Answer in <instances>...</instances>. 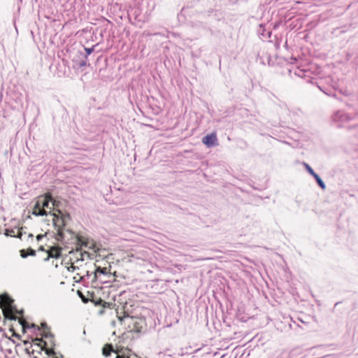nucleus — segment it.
<instances>
[{"label":"nucleus","mask_w":358,"mask_h":358,"mask_svg":"<svg viewBox=\"0 0 358 358\" xmlns=\"http://www.w3.org/2000/svg\"><path fill=\"white\" fill-rule=\"evenodd\" d=\"M32 214L36 216H43L48 215L47 211L43 209L41 205V199H38L34 206Z\"/></svg>","instance_id":"obj_7"},{"label":"nucleus","mask_w":358,"mask_h":358,"mask_svg":"<svg viewBox=\"0 0 358 358\" xmlns=\"http://www.w3.org/2000/svg\"><path fill=\"white\" fill-rule=\"evenodd\" d=\"M116 358H130V357H129V355L127 353L122 352V355H117Z\"/></svg>","instance_id":"obj_20"},{"label":"nucleus","mask_w":358,"mask_h":358,"mask_svg":"<svg viewBox=\"0 0 358 358\" xmlns=\"http://www.w3.org/2000/svg\"><path fill=\"white\" fill-rule=\"evenodd\" d=\"M45 353L48 355V356H51L52 355L55 354V352L53 351V350L52 349H48L46 350L45 351Z\"/></svg>","instance_id":"obj_23"},{"label":"nucleus","mask_w":358,"mask_h":358,"mask_svg":"<svg viewBox=\"0 0 358 358\" xmlns=\"http://www.w3.org/2000/svg\"><path fill=\"white\" fill-rule=\"evenodd\" d=\"M130 350L129 349H127V348H124L123 347H120V348H117V350H115V352L117 354V355H122V352H125L127 353L129 356V353H130Z\"/></svg>","instance_id":"obj_15"},{"label":"nucleus","mask_w":358,"mask_h":358,"mask_svg":"<svg viewBox=\"0 0 358 358\" xmlns=\"http://www.w3.org/2000/svg\"><path fill=\"white\" fill-rule=\"evenodd\" d=\"M10 331H14V324H10Z\"/></svg>","instance_id":"obj_30"},{"label":"nucleus","mask_w":358,"mask_h":358,"mask_svg":"<svg viewBox=\"0 0 358 358\" xmlns=\"http://www.w3.org/2000/svg\"><path fill=\"white\" fill-rule=\"evenodd\" d=\"M55 358H57V357H55Z\"/></svg>","instance_id":"obj_34"},{"label":"nucleus","mask_w":358,"mask_h":358,"mask_svg":"<svg viewBox=\"0 0 358 358\" xmlns=\"http://www.w3.org/2000/svg\"><path fill=\"white\" fill-rule=\"evenodd\" d=\"M41 326H42V328L44 329L48 327L47 324L45 322L42 323Z\"/></svg>","instance_id":"obj_27"},{"label":"nucleus","mask_w":358,"mask_h":358,"mask_svg":"<svg viewBox=\"0 0 358 358\" xmlns=\"http://www.w3.org/2000/svg\"><path fill=\"white\" fill-rule=\"evenodd\" d=\"M43 237V235L39 234L36 236V239L40 241Z\"/></svg>","instance_id":"obj_26"},{"label":"nucleus","mask_w":358,"mask_h":358,"mask_svg":"<svg viewBox=\"0 0 358 358\" xmlns=\"http://www.w3.org/2000/svg\"><path fill=\"white\" fill-rule=\"evenodd\" d=\"M314 178H315L317 184L320 185V187L324 189L326 186H325V184L324 182L322 181V180L320 178V177L317 174V175H314Z\"/></svg>","instance_id":"obj_16"},{"label":"nucleus","mask_w":358,"mask_h":358,"mask_svg":"<svg viewBox=\"0 0 358 358\" xmlns=\"http://www.w3.org/2000/svg\"><path fill=\"white\" fill-rule=\"evenodd\" d=\"M85 65H86L85 62H81V63L80 64V66H85Z\"/></svg>","instance_id":"obj_29"},{"label":"nucleus","mask_w":358,"mask_h":358,"mask_svg":"<svg viewBox=\"0 0 358 358\" xmlns=\"http://www.w3.org/2000/svg\"><path fill=\"white\" fill-rule=\"evenodd\" d=\"M127 257L129 258V259H128L129 262H131V258H136L138 259L145 260L146 258V255L144 252H138V253H136V255H134L133 253H130L127 255Z\"/></svg>","instance_id":"obj_11"},{"label":"nucleus","mask_w":358,"mask_h":358,"mask_svg":"<svg viewBox=\"0 0 358 358\" xmlns=\"http://www.w3.org/2000/svg\"><path fill=\"white\" fill-rule=\"evenodd\" d=\"M333 118L335 122H338L341 124L348 122L351 119V117L348 115L342 112L336 113Z\"/></svg>","instance_id":"obj_8"},{"label":"nucleus","mask_w":358,"mask_h":358,"mask_svg":"<svg viewBox=\"0 0 358 358\" xmlns=\"http://www.w3.org/2000/svg\"><path fill=\"white\" fill-rule=\"evenodd\" d=\"M60 256V252L57 248H52L48 252V257L57 258Z\"/></svg>","instance_id":"obj_13"},{"label":"nucleus","mask_w":358,"mask_h":358,"mask_svg":"<svg viewBox=\"0 0 358 358\" xmlns=\"http://www.w3.org/2000/svg\"><path fill=\"white\" fill-rule=\"evenodd\" d=\"M113 351L112 345H107L103 348V355L106 357H108L110 352Z\"/></svg>","instance_id":"obj_14"},{"label":"nucleus","mask_w":358,"mask_h":358,"mask_svg":"<svg viewBox=\"0 0 358 358\" xmlns=\"http://www.w3.org/2000/svg\"><path fill=\"white\" fill-rule=\"evenodd\" d=\"M13 336H17V334L15 333L13 334Z\"/></svg>","instance_id":"obj_33"},{"label":"nucleus","mask_w":358,"mask_h":358,"mask_svg":"<svg viewBox=\"0 0 358 358\" xmlns=\"http://www.w3.org/2000/svg\"><path fill=\"white\" fill-rule=\"evenodd\" d=\"M305 166H306V170L308 171L309 173H310L313 177H314V175H317V173H315L314 172V171L312 169V168L307 164H305Z\"/></svg>","instance_id":"obj_18"},{"label":"nucleus","mask_w":358,"mask_h":358,"mask_svg":"<svg viewBox=\"0 0 358 358\" xmlns=\"http://www.w3.org/2000/svg\"><path fill=\"white\" fill-rule=\"evenodd\" d=\"M0 307L3 313H23L22 310H18L14 304V300L7 294L0 296Z\"/></svg>","instance_id":"obj_3"},{"label":"nucleus","mask_w":358,"mask_h":358,"mask_svg":"<svg viewBox=\"0 0 358 358\" xmlns=\"http://www.w3.org/2000/svg\"><path fill=\"white\" fill-rule=\"evenodd\" d=\"M80 298L83 300V302L87 303L89 301H91V298L93 296V293L90 292H87L86 294H84L81 291L78 290L77 292Z\"/></svg>","instance_id":"obj_10"},{"label":"nucleus","mask_w":358,"mask_h":358,"mask_svg":"<svg viewBox=\"0 0 358 358\" xmlns=\"http://www.w3.org/2000/svg\"><path fill=\"white\" fill-rule=\"evenodd\" d=\"M241 315H238L237 320H241V321H243V322H245V321H246V320H243V317H239V316H241Z\"/></svg>","instance_id":"obj_25"},{"label":"nucleus","mask_w":358,"mask_h":358,"mask_svg":"<svg viewBox=\"0 0 358 358\" xmlns=\"http://www.w3.org/2000/svg\"><path fill=\"white\" fill-rule=\"evenodd\" d=\"M28 254H29V255L34 256L36 255V251L33 249H29Z\"/></svg>","instance_id":"obj_24"},{"label":"nucleus","mask_w":358,"mask_h":358,"mask_svg":"<svg viewBox=\"0 0 358 358\" xmlns=\"http://www.w3.org/2000/svg\"><path fill=\"white\" fill-rule=\"evenodd\" d=\"M221 316H222V318L224 319V315H221Z\"/></svg>","instance_id":"obj_32"},{"label":"nucleus","mask_w":358,"mask_h":358,"mask_svg":"<svg viewBox=\"0 0 358 358\" xmlns=\"http://www.w3.org/2000/svg\"><path fill=\"white\" fill-rule=\"evenodd\" d=\"M38 199H41V205L43 209H45V208H49L50 201L52 200L51 197L49 195H46L44 198L41 197L39 198Z\"/></svg>","instance_id":"obj_12"},{"label":"nucleus","mask_w":358,"mask_h":358,"mask_svg":"<svg viewBox=\"0 0 358 358\" xmlns=\"http://www.w3.org/2000/svg\"><path fill=\"white\" fill-rule=\"evenodd\" d=\"M15 322L16 326H20L23 333H25L27 329H32L34 332L40 331V327L34 323L29 324L22 317H18L17 315H0V323L2 322L4 325L7 321H13Z\"/></svg>","instance_id":"obj_1"},{"label":"nucleus","mask_w":358,"mask_h":358,"mask_svg":"<svg viewBox=\"0 0 358 358\" xmlns=\"http://www.w3.org/2000/svg\"><path fill=\"white\" fill-rule=\"evenodd\" d=\"M117 317L120 322H122L125 319L134 320L135 318L134 317H131V315L129 314L123 315L122 316H119L117 315Z\"/></svg>","instance_id":"obj_17"},{"label":"nucleus","mask_w":358,"mask_h":358,"mask_svg":"<svg viewBox=\"0 0 358 358\" xmlns=\"http://www.w3.org/2000/svg\"><path fill=\"white\" fill-rule=\"evenodd\" d=\"M85 50L87 53V55H90L93 51H94V48H85Z\"/></svg>","instance_id":"obj_21"},{"label":"nucleus","mask_w":358,"mask_h":358,"mask_svg":"<svg viewBox=\"0 0 358 358\" xmlns=\"http://www.w3.org/2000/svg\"><path fill=\"white\" fill-rule=\"evenodd\" d=\"M28 255H29V254L26 253L24 250H20V256L22 258H26Z\"/></svg>","instance_id":"obj_22"},{"label":"nucleus","mask_w":358,"mask_h":358,"mask_svg":"<svg viewBox=\"0 0 358 358\" xmlns=\"http://www.w3.org/2000/svg\"><path fill=\"white\" fill-rule=\"evenodd\" d=\"M217 141L215 133H211L202 138V143L207 147L210 148L216 145Z\"/></svg>","instance_id":"obj_6"},{"label":"nucleus","mask_w":358,"mask_h":358,"mask_svg":"<svg viewBox=\"0 0 358 358\" xmlns=\"http://www.w3.org/2000/svg\"><path fill=\"white\" fill-rule=\"evenodd\" d=\"M78 240H79V241H80V242H81V244H82V245H85V246H87V243H85V242L83 241L81 238H79Z\"/></svg>","instance_id":"obj_28"},{"label":"nucleus","mask_w":358,"mask_h":358,"mask_svg":"<svg viewBox=\"0 0 358 358\" xmlns=\"http://www.w3.org/2000/svg\"><path fill=\"white\" fill-rule=\"evenodd\" d=\"M68 269L71 272H76L78 271V272H76V275L79 276V279L77 280L76 276L73 277L76 282H79L80 280H83L84 277V272L80 271V268L75 266L74 263L70 267H69Z\"/></svg>","instance_id":"obj_9"},{"label":"nucleus","mask_w":358,"mask_h":358,"mask_svg":"<svg viewBox=\"0 0 358 358\" xmlns=\"http://www.w3.org/2000/svg\"><path fill=\"white\" fill-rule=\"evenodd\" d=\"M5 234L6 236H15L13 229H6Z\"/></svg>","instance_id":"obj_19"},{"label":"nucleus","mask_w":358,"mask_h":358,"mask_svg":"<svg viewBox=\"0 0 358 358\" xmlns=\"http://www.w3.org/2000/svg\"><path fill=\"white\" fill-rule=\"evenodd\" d=\"M284 318L287 320V322L289 320L292 321L297 327L303 329L314 327L316 322L315 317L312 315H301L300 316L299 315H294V317H290V315H288Z\"/></svg>","instance_id":"obj_2"},{"label":"nucleus","mask_w":358,"mask_h":358,"mask_svg":"<svg viewBox=\"0 0 358 358\" xmlns=\"http://www.w3.org/2000/svg\"><path fill=\"white\" fill-rule=\"evenodd\" d=\"M53 215V224L57 227V239L58 241H62L64 238V231L63 229L61 228L62 226L64 225V222L62 218H60L58 215H57L55 213L52 214Z\"/></svg>","instance_id":"obj_4"},{"label":"nucleus","mask_w":358,"mask_h":358,"mask_svg":"<svg viewBox=\"0 0 358 358\" xmlns=\"http://www.w3.org/2000/svg\"><path fill=\"white\" fill-rule=\"evenodd\" d=\"M289 325L290 328H293L292 325L290 323H289Z\"/></svg>","instance_id":"obj_31"},{"label":"nucleus","mask_w":358,"mask_h":358,"mask_svg":"<svg viewBox=\"0 0 358 358\" xmlns=\"http://www.w3.org/2000/svg\"><path fill=\"white\" fill-rule=\"evenodd\" d=\"M175 315H158L157 320L159 322L164 320L165 324L164 327H171L172 325V322L173 321L175 323L178 322V319L174 317Z\"/></svg>","instance_id":"obj_5"}]
</instances>
